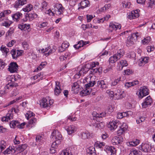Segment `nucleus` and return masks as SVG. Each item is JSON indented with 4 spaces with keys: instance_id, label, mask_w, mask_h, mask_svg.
<instances>
[{
    "instance_id": "nucleus-1",
    "label": "nucleus",
    "mask_w": 155,
    "mask_h": 155,
    "mask_svg": "<svg viewBox=\"0 0 155 155\" xmlns=\"http://www.w3.org/2000/svg\"><path fill=\"white\" fill-rule=\"evenodd\" d=\"M91 77L90 75H89L83 80L84 83H85L87 82L88 83L85 85V89L83 90L80 92V94L82 96L89 94L91 91L90 90L91 89L90 88V87L93 86L95 83V81H91Z\"/></svg>"
},
{
    "instance_id": "nucleus-2",
    "label": "nucleus",
    "mask_w": 155,
    "mask_h": 155,
    "mask_svg": "<svg viewBox=\"0 0 155 155\" xmlns=\"http://www.w3.org/2000/svg\"><path fill=\"white\" fill-rule=\"evenodd\" d=\"M124 54V51L123 50H120L117 52L110 57L108 60L109 64H113L122 57Z\"/></svg>"
},
{
    "instance_id": "nucleus-3",
    "label": "nucleus",
    "mask_w": 155,
    "mask_h": 155,
    "mask_svg": "<svg viewBox=\"0 0 155 155\" xmlns=\"http://www.w3.org/2000/svg\"><path fill=\"white\" fill-rule=\"evenodd\" d=\"M99 63L97 61L89 63L86 64L87 67L88 68L89 70L91 69L92 71H91L93 73H95L97 72L98 69L97 68L94 69L93 68L96 67L97 65H99Z\"/></svg>"
},
{
    "instance_id": "nucleus-4",
    "label": "nucleus",
    "mask_w": 155,
    "mask_h": 155,
    "mask_svg": "<svg viewBox=\"0 0 155 155\" xmlns=\"http://www.w3.org/2000/svg\"><path fill=\"white\" fill-rule=\"evenodd\" d=\"M55 12L58 15L63 14L64 8L61 4H56L54 6Z\"/></svg>"
},
{
    "instance_id": "nucleus-5",
    "label": "nucleus",
    "mask_w": 155,
    "mask_h": 155,
    "mask_svg": "<svg viewBox=\"0 0 155 155\" xmlns=\"http://www.w3.org/2000/svg\"><path fill=\"white\" fill-rule=\"evenodd\" d=\"M89 70L87 67L86 64L83 66L79 71L75 75V78H79L80 76H83L84 74H86Z\"/></svg>"
},
{
    "instance_id": "nucleus-6",
    "label": "nucleus",
    "mask_w": 155,
    "mask_h": 155,
    "mask_svg": "<svg viewBox=\"0 0 155 155\" xmlns=\"http://www.w3.org/2000/svg\"><path fill=\"white\" fill-rule=\"evenodd\" d=\"M51 136L53 139L55 140V141L60 140L61 141L62 136L58 130L54 131L52 133Z\"/></svg>"
},
{
    "instance_id": "nucleus-7",
    "label": "nucleus",
    "mask_w": 155,
    "mask_h": 155,
    "mask_svg": "<svg viewBox=\"0 0 155 155\" xmlns=\"http://www.w3.org/2000/svg\"><path fill=\"white\" fill-rule=\"evenodd\" d=\"M140 150L144 152H148L151 149V146L147 143H142L139 147Z\"/></svg>"
},
{
    "instance_id": "nucleus-8",
    "label": "nucleus",
    "mask_w": 155,
    "mask_h": 155,
    "mask_svg": "<svg viewBox=\"0 0 155 155\" xmlns=\"http://www.w3.org/2000/svg\"><path fill=\"white\" fill-rule=\"evenodd\" d=\"M139 14L137 10H133L127 14V18L130 19H132L138 17Z\"/></svg>"
},
{
    "instance_id": "nucleus-9",
    "label": "nucleus",
    "mask_w": 155,
    "mask_h": 155,
    "mask_svg": "<svg viewBox=\"0 0 155 155\" xmlns=\"http://www.w3.org/2000/svg\"><path fill=\"white\" fill-rule=\"evenodd\" d=\"M18 66L16 63L12 62L10 64L8 68L11 73L15 72L18 70Z\"/></svg>"
},
{
    "instance_id": "nucleus-10",
    "label": "nucleus",
    "mask_w": 155,
    "mask_h": 155,
    "mask_svg": "<svg viewBox=\"0 0 155 155\" xmlns=\"http://www.w3.org/2000/svg\"><path fill=\"white\" fill-rule=\"evenodd\" d=\"M128 128V126L125 123H124L120 127V129L117 132V134L118 136H120L123 134L126 131Z\"/></svg>"
},
{
    "instance_id": "nucleus-11",
    "label": "nucleus",
    "mask_w": 155,
    "mask_h": 155,
    "mask_svg": "<svg viewBox=\"0 0 155 155\" xmlns=\"http://www.w3.org/2000/svg\"><path fill=\"white\" fill-rule=\"evenodd\" d=\"M123 141V139L122 137H114L112 139L111 141L113 145L120 144Z\"/></svg>"
},
{
    "instance_id": "nucleus-12",
    "label": "nucleus",
    "mask_w": 155,
    "mask_h": 155,
    "mask_svg": "<svg viewBox=\"0 0 155 155\" xmlns=\"http://www.w3.org/2000/svg\"><path fill=\"white\" fill-rule=\"evenodd\" d=\"M149 93V91L147 88L145 87H143L142 89H141L140 90L138 96L140 98H142L144 96L148 95Z\"/></svg>"
},
{
    "instance_id": "nucleus-13",
    "label": "nucleus",
    "mask_w": 155,
    "mask_h": 155,
    "mask_svg": "<svg viewBox=\"0 0 155 155\" xmlns=\"http://www.w3.org/2000/svg\"><path fill=\"white\" fill-rule=\"evenodd\" d=\"M38 15L35 13L32 12L30 13L28 15H26L25 16V18L22 19L23 21H26L28 19L29 20L31 21L37 18Z\"/></svg>"
},
{
    "instance_id": "nucleus-14",
    "label": "nucleus",
    "mask_w": 155,
    "mask_h": 155,
    "mask_svg": "<svg viewBox=\"0 0 155 155\" xmlns=\"http://www.w3.org/2000/svg\"><path fill=\"white\" fill-rule=\"evenodd\" d=\"M152 102V100L151 97L150 96H148L145 98V101L142 103V107L146 108L149 105H150Z\"/></svg>"
},
{
    "instance_id": "nucleus-15",
    "label": "nucleus",
    "mask_w": 155,
    "mask_h": 155,
    "mask_svg": "<svg viewBox=\"0 0 155 155\" xmlns=\"http://www.w3.org/2000/svg\"><path fill=\"white\" fill-rule=\"evenodd\" d=\"M0 21H2L1 25L6 27H8L12 24V21L9 20L7 18H0Z\"/></svg>"
},
{
    "instance_id": "nucleus-16",
    "label": "nucleus",
    "mask_w": 155,
    "mask_h": 155,
    "mask_svg": "<svg viewBox=\"0 0 155 155\" xmlns=\"http://www.w3.org/2000/svg\"><path fill=\"white\" fill-rule=\"evenodd\" d=\"M128 64L125 60H121L118 63L117 69L120 71L122 70L124 66H127Z\"/></svg>"
},
{
    "instance_id": "nucleus-17",
    "label": "nucleus",
    "mask_w": 155,
    "mask_h": 155,
    "mask_svg": "<svg viewBox=\"0 0 155 155\" xmlns=\"http://www.w3.org/2000/svg\"><path fill=\"white\" fill-rule=\"evenodd\" d=\"M89 43V41H84L83 40H81L78 42L77 44L74 45V47L76 49H78Z\"/></svg>"
},
{
    "instance_id": "nucleus-18",
    "label": "nucleus",
    "mask_w": 155,
    "mask_h": 155,
    "mask_svg": "<svg viewBox=\"0 0 155 155\" xmlns=\"http://www.w3.org/2000/svg\"><path fill=\"white\" fill-rule=\"evenodd\" d=\"M149 60V58L147 57L141 58L139 60V65L140 66H143L145 64L147 63L148 62Z\"/></svg>"
},
{
    "instance_id": "nucleus-19",
    "label": "nucleus",
    "mask_w": 155,
    "mask_h": 155,
    "mask_svg": "<svg viewBox=\"0 0 155 155\" xmlns=\"http://www.w3.org/2000/svg\"><path fill=\"white\" fill-rule=\"evenodd\" d=\"M118 124H119L117 121H114L109 123L108 127L111 130H114L117 128Z\"/></svg>"
},
{
    "instance_id": "nucleus-20",
    "label": "nucleus",
    "mask_w": 155,
    "mask_h": 155,
    "mask_svg": "<svg viewBox=\"0 0 155 155\" xmlns=\"http://www.w3.org/2000/svg\"><path fill=\"white\" fill-rule=\"evenodd\" d=\"M97 84L98 87L103 89H105L108 87V84L104 80H102L98 81Z\"/></svg>"
},
{
    "instance_id": "nucleus-21",
    "label": "nucleus",
    "mask_w": 155,
    "mask_h": 155,
    "mask_svg": "<svg viewBox=\"0 0 155 155\" xmlns=\"http://www.w3.org/2000/svg\"><path fill=\"white\" fill-rule=\"evenodd\" d=\"M62 152L64 153V155H71L74 153L73 148L71 147L67 148Z\"/></svg>"
},
{
    "instance_id": "nucleus-22",
    "label": "nucleus",
    "mask_w": 155,
    "mask_h": 155,
    "mask_svg": "<svg viewBox=\"0 0 155 155\" xmlns=\"http://www.w3.org/2000/svg\"><path fill=\"white\" fill-rule=\"evenodd\" d=\"M26 3V0H18L15 3L14 7L16 8H20V6L25 4Z\"/></svg>"
},
{
    "instance_id": "nucleus-23",
    "label": "nucleus",
    "mask_w": 155,
    "mask_h": 155,
    "mask_svg": "<svg viewBox=\"0 0 155 155\" xmlns=\"http://www.w3.org/2000/svg\"><path fill=\"white\" fill-rule=\"evenodd\" d=\"M80 88L79 85L77 82L74 83L71 88V91L75 94H77L79 91Z\"/></svg>"
},
{
    "instance_id": "nucleus-24",
    "label": "nucleus",
    "mask_w": 155,
    "mask_h": 155,
    "mask_svg": "<svg viewBox=\"0 0 155 155\" xmlns=\"http://www.w3.org/2000/svg\"><path fill=\"white\" fill-rule=\"evenodd\" d=\"M48 100V97L43 98L42 99L41 102L40 103L41 106H42L43 107L48 108L49 107Z\"/></svg>"
},
{
    "instance_id": "nucleus-25",
    "label": "nucleus",
    "mask_w": 155,
    "mask_h": 155,
    "mask_svg": "<svg viewBox=\"0 0 155 155\" xmlns=\"http://www.w3.org/2000/svg\"><path fill=\"white\" fill-rule=\"evenodd\" d=\"M106 113L105 112H103L100 114L97 113L96 112H94L93 113V117L96 118V120L98 121V119L101 118L102 117L105 116Z\"/></svg>"
},
{
    "instance_id": "nucleus-26",
    "label": "nucleus",
    "mask_w": 155,
    "mask_h": 155,
    "mask_svg": "<svg viewBox=\"0 0 155 155\" xmlns=\"http://www.w3.org/2000/svg\"><path fill=\"white\" fill-rule=\"evenodd\" d=\"M22 14L19 12H18L15 13L12 15V17L14 20L18 21L19 19L20 18L22 17Z\"/></svg>"
},
{
    "instance_id": "nucleus-27",
    "label": "nucleus",
    "mask_w": 155,
    "mask_h": 155,
    "mask_svg": "<svg viewBox=\"0 0 155 155\" xmlns=\"http://www.w3.org/2000/svg\"><path fill=\"white\" fill-rule=\"evenodd\" d=\"M65 129L69 135L74 133L75 131V127L74 125H71L69 127H66Z\"/></svg>"
},
{
    "instance_id": "nucleus-28",
    "label": "nucleus",
    "mask_w": 155,
    "mask_h": 155,
    "mask_svg": "<svg viewBox=\"0 0 155 155\" xmlns=\"http://www.w3.org/2000/svg\"><path fill=\"white\" fill-rule=\"evenodd\" d=\"M81 8L84 9L85 8L90 6V2L88 0H84L80 3Z\"/></svg>"
},
{
    "instance_id": "nucleus-29",
    "label": "nucleus",
    "mask_w": 155,
    "mask_h": 155,
    "mask_svg": "<svg viewBox=\"0 0 155 155\" xmlns=\"http://www.w3.org/2000/svg\"><path fill=\"white\" fill-rule=\"evenodd\" d=\"M10 13V10H5L0 13V18H7V16Z\"/></svg>"
},
{
    "instance_id": "nucleus-30",
    "label": "nucleus",
    "mask_w": 155,
    "mask_h": 155,
    "mask_svg": "<svg viewBox=\"0 0 155 155\" xmlns=\"http://www.w3.org/2000/svg\"><path fill=\"white\" fill-rule=\"evenodd\" d=\"M48 3L45 1H43L41 4L40 10L41 11H45L47 8Z\"/></svg>"
},
{
    "instance_id": "nucleus-31",
    "label": "nucleus",
    "mask_w": 155,
    "mask_h": 155,
    "mask_svg": "<svg viewBox=\"0 0 155 155\" xmlns=\"http://www.w3.org/2000/svg\"><path fill=\"white\" fill-rule=\"evenodd\" d=\"M19 125V122L16 120L12 121L10 123V126L11 128H15L16 127H18Z\"/></svg>"
},
{
    "instance_id": "nucleus-32",
    "label": "nucleus",
    "mask_w": 155,
    "mask_h": 155,
    "mask_svg": "<svg viewBox=\"0 0 155 155\" xmlns=\"http://www.w3.org/2000/svg\"><path fill=\"white\" fill-rule=\"evenodd\" d=\"M141 151L135 149H132L130 150L129 155H142Z\"/></svg>"
},
{
    "instance_id": "nucleus-33",
    "label": "nucleus",
    "mask_w": 155,
    "mask_h": 155,
    "mask_svg": "<svg viewBox=\"0 0 155 155\" xmlns=\"http://www.w3.org/2000/svg\"><path fill=\"white\" fill-rule=\"evenodd\" d=\"M27 147L26 144H22L21 145H18L16 147V149L19 152L23 151Z\"/></svg>"
},
{
    "instance_id": "nucleus-34",
    "label": "nucleus",
    "mask_w": 155,
    "mask_h": 155,
    "mask_svg": "<svg viewBox=\"0 0 155 155\" xmlns=\"http://www.w3.org/2000/svg\"><path fill=\"white\" fill-rule=\"evenodd\" d=\"M81 138L84 139H86L88 138L90 136V134L87 131H85L81 133Z\"/></svg>"
},
{
    "instance_id": "nucleus-35",
    "label": "nucleus",
    "mask_w": 155,
    "mask_h": 155,
    "mask_svg": "<svg viewBox=\"0 0 155 155\" xmlns=\"http://www.w3.org/2000/svg\"><path fill=\"white\" fill-rule=\"evenodd\" d=\"M121 77H119L117 79H115L113 81L111 84V86H115L116 85L119 84L121 81Z\"/></svg>"
},
{
    "instance_id": "nucleus-36",
    "label": "nucleus",
    "mask_w": 155,
    "mask_h": 155,
    "mask_svg": "<svg viewBox=\"0 0 155 155\" xmlns=\"http://www.w3.org/2000/svg\"><path fill=\"white\" fill-rule=\"evenodd\" d=\"M33 8V6L31 4H29L25 8H23V10L25 12H29L31 11Z\"/></svg>"
},
{
    "instance_id": "nucleus-37",
    "label": "nucleus",
    "mask_w": 155,
    "mask_h": 155,
    "mask_svg": "<svg viewBox=\"0 0 155 155\" xmlns=\"http://www.w3.org/2000/svg\"><path fill=\"white\" fill-rule=\"evenodd\" d=\"M136 41L130 37L129 38H128L127 41V45H131L134 44Z\"/></svg>"
},
{
    "instance_id": "nucleus-38",
    "label": "nucleus",
    "mask_w": 155,
    "mask_h": 155,
    "mask_svg": "<svg viewBox=\"0 0 155 155\" xmlns=\"http://www.w3.org/2000/svg\"><path fill=\"white\" fill-rule=\"evenodd\" d=\"M47 64V63L46 62H42L41 63V64L39 65V67L37 68L35 70V71H37L38 70H41L44 68L46 65Z\"/></svg>"
},
{
    "instance_id": "nucleus-39",
    "label": "nucleus",
    "mask_w": 155,
    "mask_h": 155,
    "mask_svg": "<svg viewBox=\"0 0 155 155\" xmlns=\"http://www.w3.org/2000/svg\"><path fill=\"white\" fill-rule=\"evenodd\" d=\"M18 85V84L15 83H9L8 84H7L5 87V89H9V87H16Z\"/></svg>"
},
{
    "instance_id": "nucleus-40",
    "label": "nucleus",
    "mask_w": 155,
    "mask_h": 155,
    "mask_svg": "<svg viewBox=\"0 0 155 155\" xmlns=\"http://www.w3.org/2000/svg\"><path fill=\"white\" fill-rule=\"evenodd\" d=\"M61 89H60V87L57 86L55 87L54 89V94L56 96H58L61 93Z\"/></svg>"
},
{
    "instance_id": "nucleus-41",
    "label": "nucleus",
    "mask_w": 155,
    "mask_h": 155,
    "mask_svg": "<svg viewBox=\"0 0 155 155\" xmlns=\"http://www.w3.org/2000/svg\"><path fill=\"white\" fill-rule=\"evenodd\" d=\"M95 151V149L94 147H90L87 149L86 152L87 153V154H92L93 153H95L94 151Z\"/></svg>"
},
{
    "instance_id": "nucleus-42",
    "label": "nucleus",
    "mask_w": 155,
    "mask_h": 155,
    "mask_svg": "<svg viewBox=\"0 0 155 155\" xmlns=\"http://www.w3.org/2000/svg\"><path fill=\"white\" fill-rule=\"evenodd\" d=\"M94 145L95 146L101 148L105 146V143L104 142H100L99 141H97L95 142Z\"/></svg>"
},
{
    "instance_id": "nucleus-43",
    "label": "nucleus",
    "mask_w": 155,
    "mask_h": 155,
    "mask_svg": "<svg viewBox=\"0 0 155 155\" xmlns=\"http://www.w3.org/2000/svg\"><path fill=\"white\" fill-rule=\"evenodd\" d=\"M139 140H136L135 141H132L130 142L129 144L130 146H135L138 145L139 143Z\"/></svg>"
},
{
    "instance_id": "nucleus-44",
    "label": "nucleus",
    "mask_w": 155,
    "mask_h": 155,
    "mask_svg": "<svg viewBox=\"0 0 155 155\" xmlns=\"http://www.w3.org/2000/svg\"><path fill=\"white\" fill-rule=\"evenodd\" d=\"M151 39L150 37H147L146 38H144L142 40V42L143 45H145L149 43Z\"/></svg>"
},
{
    "instance_id": "nucleus-45",
    "label": "nucleus",
    "mask_w": 155,
    "mask_h": 155,
    "mask_svg": "<svg viewBox=\"0 0 155 155\" xmlns=\"http://www.w3.org/2000/svg\"><path fill=\"white\" fill-rule=\"evenodd\" d=\"M44 136L42 135H38L36 137V140L37 142H42L43 141Z\"/></svg>"
},
{
    "instance_id": "nucleus-46",
    "label": "nucleus",
    "mask_w": 155,
    "mask_h": 155,
    "mask_svg": "<svg viewBox=\"0 0 155 155\" xmlns=\"http://www.w3.org/2000/svg\"><path fill=\"white\" fill-rule=\"evenodd\" d=\"M0 49L3 53H5L6 54H7L8 52H9V49L3 45L1 47Z\"/></svg>"
},
{
    "instance_id": "nucleus-47",
    "label": "nucleus",
    "mask_w": 155,
    "mask_h": 155,
    "mask_svg": "<svg viewBox=\"0 0 155 155\" xmlns=\"http://www.w3.org/2000/svg\"><path fill=\"white\" fill-rule=\"evenodd\" d=\"M134 71L132 69H128L125 70L124 71V74L125 75H129L130 74H132L133 73Z\"/></svg>"
},
{
    "instance_id": "nucleus-48",
    "label": "nucleus",
    "mask_w": 155,
    "mask_h": 155,
    "mask_svg": "<svg viewBox=\"0 0 155 155\" xmlns=\"http://www.w3.org/2000/svg\"><path fill=\"white\" fill-rule=\"evenodd\" d=\"M61 143V141L60 140L54 141L52 144L51 147L54 148L56 149L58 145Z\"/></svg>"
},
{
    "instance_id": "nucleus-49",
    "label": "nucleus",
    "mask_w": 155,
    "mask_h": 155,
    "mask_svg": "<svg viewBox=\"0 0 155 155\" xmlns=\"http://www.w3.org/2000/svg\"><path fill=\"white\" fill-rule=\"evenodd\" d=\"M11 54L14 59H16L18 58L17 55V51L15 50H12L11 52Z\"/></svg>"
},
{
    "instance_id": "nucleus-50",
    "label": "nucleus",
    "mask_w": 155,
    "mask_h": 155,
    "mask_svg": "<svg viewBox=\"0 0 155 155\" xmlns=\"http://www.w3.org/2000/svg\"><path fill=\"white\" fill-rule=\"evenodd\" d=\"M35 115L34 113L31 111H29L25 115L26 118L28 120L31 117H33Z\"/></svg>"
},
{
    "instance_id": "nucleus-51",
    "label": "nucleus",
    "mask_w": 155,
    "mask_h": 155,
    "mask_svg": "<svg viewBox=\"0 0 155 155\" xmlns=\"http://www.w3.org/2000/svg\"><path fill=\"white\" fill-rule=\"evenodd\" d=\"M116 27L115 24H113V23H110L109 25V32H112V30L111 29L115 30V28H116Z\"/></svg>"
},
{
    "instance_id": "nucleus-52",
    "label": "nucleus",
    "mask_w": 155,
    "mask_h": 155,
    "mask_svg": "<svg viewBox=\"0 0 155 155\" xmlns=\"http://www.w3.org/2000/svg\"><path fill=\"white\" fill-rule=\"evenodd\" d=\"M81 27L83 30H84L90 28H93L91 24H87L86 25L83 24L82 25Z\"/></svg>"
},
{
    "instance_id": "nucleus-53",
    "label": "nucleus",
    "mask_w": 155,
    "mask_h": 155,
    "mask_svg": "<svg viewBox=\"0 0 155 155\" xmlns=\"http://www.w3.org/2000/svg\"><path fill=\"white\" fill-rule=\"evenodd\" d=\"M12 148L9 147L7 148L3 152V153L5 154H9L12 152Z\"/></svg>"
},
{
    "instance_id": "nucleus-54",
    "label": "nucleus",
    "mask_w": 155,
    "mask_h": 155,
    "mask_svg": "<svg viewBox=\"0 0 155 155\" xmlns=\"http://www.w3.org/2000/svg\"><path fill=\"white\" fill-rule=\"evenodd\" d=\"M6 143L4 140H1L0 143V147L4 150L6 147Z\"/></svg>"
},
{
    "instance_id": "nucleus-55",
    "label": "nucleus",
    "mask_w": 155,
    "mask_h": 155,
    "mask_svg": "<svg viewBox=\"0 0 155 155\" xmlns=\"http://www.w3.org/2000/svg\"><path fill=\"white\" fill-rule=\"evenodd\" d=\"M22 46L25 49H27L29 48V45L28 43L26 41H24L22 43Z\"/></svg>"
},
{
    "instance_id": "nucleus-56",
    "label": "nucleus",
    "mask_w": 155,
    "mask_h": 155,
    "mask_svg": "<svg viewBox=\"0 0 155 155\" xmlns=\"http://www.w3.org/2000/svg\"><path fill=\"white\" fill-rule=\"evenodd\" d=\"M138 33L137 32L133 33L132 34L131 37L136 41L137 39V38L139 37V35H138Z\"/></svg>"
},
{
    "instance_id": "nucleus-57",
    "label": "nucleus",
    "mask_w": 155,
    "mask_h": 155,
    "mask_svg": "<svg viewBox=\"0 0 155 155\" xmlns=\"http://www.w3.org/2000/svg\"><path fill=\"white\" fill-rule=\"evenodd\" d=\"M8 130L5 128L4 127L2 126H0V133H4L8 131Z\"/></svg>"
},
{
    "instance_id": "nucleus-58",
    "label": "nucleus",
    "mask_w": 155,
    "mask_h": 155,
    "mask_svg": "<svg viewBox=\"0 0 155 155\" xmlns=\"http://www.w3.org/2000/svg\"><path fill=\"white\" fill-rule=\"evenodd\" d=\"M110 17V15H107L104 18L101 19L99 20V22H104V20L107 21Z\"/></svg>"
},
{
    "instance_id": "nucleus-59",
    "label": "nucleus",
    "mask_w": 155,
    "mask_h": 155,
    "mask_svg": "<svg viewBox=\"0 0 155 155\" xmlns=\"http://www.w3.org/2000/svg\"><path fill=\"white\" fill-rule=\"evenodd\" d=\"M37 121V119L35 118H32L29 121V124H35Z\"/></svg>"
},
{
    "instance_id": "nucleus-60",
    "label": "nucleus",
    "mask_w": 155,
    "mask_h": 155,
    "mask_svg": "<svg viewBox=\"0 0 155 155\" xmlns=\"http://www.w3.org/2000/svg\"><path fill=\"white\" fill-rule=\"evenodd\" d=\"M45 13L48 14L50 16H53L54 14V12H52L51 9H49L46 10L45 12Z\"/></svg>"
},
{
    "instance_id": "nucleus-61",
    "label": "nucleus",
    "mask_w": 155,
    "mask_h": 155,
    "mask_svg": "<svg viewBox=\"0 0 155 155\" xmlns=\"http://www.w3.org/2000/svg\"><path fill=\"white\" fill-rule=\"evenodd\" d=\"M154 49V48L153 46H148L147 48V51L148 52H151L153 51Z\"/></svg>"
},
{
    "instance_id": "nucleus-62",
    "label": "nucleus",
    "mask_w": 155,
    "mask_h": 155,
    "mask_svg": "<svg viewBox=\"0 0 155 155\" xmlns=\"http://www.w3.org/2000/svg\"><path fill=\"white\" fill-rule=\"evenodd\" d=\"M5 65L4 62L2 60L0 59V69H3Z\"/></svg>"
},
{
    "instance_id": "nucleus-63",
    "label": "nucleus",
    "mask_w": 155,
    "mask_h": 155,
    "mask_svg": "<svg viewBox=\"0 0 155 155\" xmlns=\"http://www.w3.org/2000/svg\"><path fill=\"white\" fill-rule=\"evenodd\" d=\"M145 120L144 117H140L138 119L136 120V122L137 124H139L144 121Z\"/></svg>"
},
{
    "instance_id": "nucleus-64",
    "label": "nucleus",
    "mask_w": 155,
    "mask_h": 155,
    "mask_svg": "<svg viewBox=\"0 0 155 155\" xmlns=\"http://www.w3.org/2000/svg\"><path fill=\"white\" fill-rule=\"evenodd\" d=\"M148 4V7L151 8L152 6L155 5V0H150Z\"/></svg>"
}]
</instances>
